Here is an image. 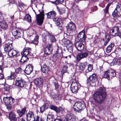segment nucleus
Returning <instances> with one entry per match:
<instances>
[{
    "mask_svg": "<svg viewBox=\"0 0 121 121\" xmlns=\"http://www.w3.org/2000/svg\"><path fill=\"white\" fill-rule=\"evenodd\" d=\"M106 96L105 89L103 87H100L93 95L94 99L97 103H100L105 99Z\"/></svg>",
    "mask_w": 121,
    "mask_h": 121,
    "instance_id": "1",
    "label": "nucleus"
},
{
    "mask_svg": "<svg viewBox=\"0 0 121 121\" xmlns=\"http://www.w3.org/2000/svg\"><path fill=\"white\" fill-rule=\"evenodd\" d=\"M34 11L36 16L37 23L40 26L43 24L44 19V11L43 10L41 11L39 10L37 12L38 14H37L35 10Z\"/></svg>",
    "mask_w": 121,
    "mask_h": 121,
    "instance_id": "2",
    "label": "nucleus"
},
{
    "mask_svg": "<svg viewBox=\"0 0 121 121\" xmlns=\"http://www.w3.org/2000/svg\"><path fill=\"white\" fill-rule=\"evenodd\" d=\"M85 104L83 102H77L73 106V108L76 112H80L83 110V108L85 107Z\"/></svg>",
    "mask_w": 121,
    "mask_h": 121,
    "instance_id": "3",
    "label": "nucleus"
},
{
    "mask_svg": "<svg viewBox=\"0 0 121 121\" xmlns=\"http://www.w3.org/2000/svg\"><path fill=\"white\" fill-rule=\"evenodd\" d=\"M80 86V84L78 82H73L71 85V90L73 93L77 92Z\"/></svg>",
    "mask_w": 121,
    "mask_h": 121,
    "instance_id": "4",
    "label": "nucleus"
},
{
    "mask_svg": "<svg viewBox=\"0 0 121 121\" xmlns=\"http://www.w3.org/2000/svg\"><path fill=\"white\" fill-rule=\"evenodd\" d=\"M5 94H3L1 98H3V101L4 103L6 105L12 104H13L15 101V99L11 97H5Z\"/></svg>",
    "mask_w": 121,
    "mask_h": 121,
    "instance_id": "5",
    "label": "nucleus"
},
{
    "mask_svg": "<svg viewBox=\"0 0 121 121\" xmlns=\"http://www.w3.org/2000/svg\"><path fill=\"white\" fill-rule=\"evenodd\" d=\"M112 15L114 17L121 16V4L118 3L116 8L112 13Z\"/></svg>",
    "mask_w": 121,
    "mask_h": 121,
    "instance_id": "6",
    "label": "nucleus"
},
{
    "mask_svg": "<svg viewBox=\"0 0 121 121\" xmlns=\"http://www.w3.org/2000/svg\"><path fill=\"white\" fill-rule=\"evenodd\" d=\"M96 80V75L93 73L88 78L87 81V84L90 86L94 83Z\"/></svg>",
    "mask_w": 121,
    "mask_h": 121,
    "instance_id": "7",
    "label": "nucleus"
},
{
    "mask_svg": "<svg viewBox=\"0 0 121 121\" xmlns=\"http://www.w3.org/2000/svg\"><path fill=\"white\" fill-rule=\"evenodd\" d=\"M12 33L13 35L16 39H18L21 36L22 33V31L20 29H15L12 30Z\"/></svg>",
    "mask_w": 121,
    "mask_h": 121,
    "instance_id": "8",
    "label": "nucleus"
},
{
    "mask_svg": "<svg viewBox=\"0 0 121 121\" xmlns=\"http://www.w3.org/2000/svg\"><path fill=\"white\" fill-rule=\"evenodd\" d=\"M110 33L112 35L119 36L120 35L121 32H120L119 27L117 26H115L111 29Z\"/></svg>",
    "mask_w": 121,
    "mask_h": 121,
    "instance_id": "9",
    "label": "nucleus"
},
{
    "mask_svg": "<svg viewBox=\"0 0 121 121\" xmlns=\"http://www.w3.org/2000/svg\"><path fill=\"white\" fill-rule=\"evenodd\" d=\"M75 47L79 51H82L84 48V45L82 42L78 41L75 44Z\"/></svg>",
    "mask_w": 121,
    "mask_h": 121,
    "instance_id": "10",
    "label": "nucleus"
},
{
    "mask_svg": "<svg viewBox=\"0 0 121 121\" xmlns=\"http://www.w3.org/2000/svg\"><path fill=\"white\" fill-rule=\"evenodd\" d=\"M31 49L30 48H25L21 52V54L23 55H27L29 57L30 56H31L33 55L32 53L31 52Z\"/></svg>",
    "mask_w": 121,
    "mask_h": 121,
    "instance_id": "11",
    "label": "nucleus"
},
{
    "mask_svg": "<svg viewBox=\"0 0 121 121\" xmlns=\"http://www.w3.org/2000/svg\"><path fill=\"white\" fill-rule=\"evenodd\" d=\"M86 37V35L83 31L81 32L78 34L77 36L78 39L79 40V41L83 43L85 41Z\"/></svg>",
    "mask_w": 121,
    "mask_h": 121,
    "instance_id": "12",
    "label": "nucleus"
},
{
    "mask_svg": "<svg viewBox=\"0 0 121 121\" xmlns=\"http://www.w3.org/2000/svg\"><path fill=\"white\" fill-rule=\"evenodd\" d=\"M41 66L42 72L44 73H47L50 71V69L49 66L45 64L41 63L40 64Z\"/></svg>",
    "mask_w": 121,
    "mask_h": 121,
    "instance_id": "13",
    "label": "nucleus"
},
{
    "mask_svg": "<svg viewBox=\"0 0 121 121\" xmlns=\"http://www.w3.org/2000/svg\"><path fill=\"white\" fill-rule=\"evenodd\" d=\"M34 82L37 87L42 86L43 84V79L42 78H36L34 80Z\"/></svg>",
    "mask_w": 121,
    "mask_h": 121,
    "instance_id": "14",
    "label": "nucleus"
},
{
    "mask_svg": "<svg viewBox=\"0 0 121 121\" xmlns=\"http://www.w3.org/2000/svg\"><path fill=\"white\" fill-rule=\"evenodd\" d=\"M52 44H49L44 49V52L46 55H49L51 53L52 51Z\"/></svg>",
    "mask_w": 121,
    "mask_h": 121,
    "instance_id": "15",
    "label": "nucleus"
},
{
    "mask_svg": "<svg viewBox=\"0 0 121 121\" xmlns=\"http://www.w3.org/2000/svg\"><path fill=\"white\" fill-rule=\"evenodd\" d=\"M50 108L51 109L55 111L57 113H59L60 112H61L63 111L64 110L63 108L61 107L58 108L56 106L54 105H51L50 106Z\"/></svg>",
    "mask_w": 121,
    "mask_h": 121,
    "instance_id": "16",
    "label": "nucleus"
},
{
    "mask_svg": "<svg viewBox=\"0 0 121 121\" xmlns=\"http://www.w3.org/2000/svg\"><path fill=\"white\" fill-rule=\"evenodd\" d=\"M88 55V53L86 52L80 53L78 54L77 56V60H80L82 58H86Z\"/></svg>",
    "mask_w": 121,
    "mask_h": 121,
    "instance_id": "17",
    "label": "nucleus"
},
{
    "mask_svg": "<svg viewBox=\"0 0 121 121\" xmlns=\"http://www.w3.org/2000/svg\"><path fill=\"white\" fill-rule=\"evenodd\" d=\"M33 69V66L30 64H29L26 66L25 70V72L27 74H29L32 71Z\"/></svg>",
    "mask_w": 121,
    "mask_h": 121,
    "instance_id": "18",
    "label": "nucleus"
},
{
    "mask_svg": "<svg viewBox=\"0 0 121 121\" xmlns=\"http://www.w3.org/2000/svg\"><path fill=\"white\" fill-rule=\"evenodd\" d=\"M27 121H34L35 120L34 113L31 111H30L27 114Z\"/></svg>",
    "mask_w": 121,
    "mask_h": 121,
    "instance_id": "19",
    "label": "nucleus"
},
{
    "mask_svg": "<svg viewBox=\"0 0 121 121\" xmlns=\"http://www.w3.org/2000/svg\"><path fill=\"white\" fill-rule=\"evenodd\" d=\"M4 47L5 51L8 52L13 49V47L12 43H9L6 44L4 46Z\"/></svg>",
    "mask_w": 121,
    "mask_h": 121,
    "instance_id": "20",
    "label": "nucleus"
},
{
    "mask_svg": "<svg viewBox=\"0 0 121 121\" xmlns=\"http://www.w3.org/2000/svg\"><path fill=\"white\" fill-rule=\"evenodd\" d=\"M8 52V56L10 57H12L14 56H17L19 54L17 51L13 49Z\"/></svg>",
    "mask_w": 121,
    "mask_h": 121,
    "instance_id": "21",
    "label": "nucleus"
},
{
    "mask_svg": "<svg viewBox=\"0 0 121 121\" xmlns=\"http://www.w3.org/2000/svg\"><path fill=\"white\" fill-rule=\"evenodd\" d=\"M67 29L69 30L72 31H74L76 29V27L75 24L74 23L71 22L68 24Z\"/></svg>",
    "mask_w": 121,
    "mask_h": 121,
    "instance_id": "22",
    "label": "nucleus"
},
{
    "mask_svg": "<svg viewBox=\"0 0 121 121\" xmlns=\"http://www.w3.org/2000/svg\"><path fill=\"white\" fill-rule=\"evenodd\" d=\"M8 24L5 21H0V28L6 30L8 29Z\"/></svg>",
    "mask_w": 121,
    "mask_h": 121,
    "instance_id": "23",
    "label": "nucleus"
},
{
    "mask_svg": "<svg viewBox=\"0 0 121 121\" xmlns=\"http://www.w3.org/2000/svg\"><path fill=\"white\" fill-rule=\"evenodd\" d=\"M114 45L113 43H111L106 48V51L107 53L110 52L113 48Z\"/></svg>",
    "mask_w": 121,
    "mask_h": 121,
    "instance_id": "24",
    "label": "nucleus"
},
{
    "mask_svg": "<svg viewBox=\"0 0 121 121\" xmlns=\"http://www.w3.org/2000/svg\"><path fill=\"white\" fill-rule=\"evenodd\" d=\"M55 54L60 56L61 58L63 57V52L61 48L60 47H58L57 50Z\"/></svg>",
    "mask_w": 121,
    "mask_h": 121,
    "instance_id": "25",
    "label": "nucleus"
},
{
    "mask_svg": "<svg viewBox=\"0 0 121 121\" xmlns=\"http://www.w3.org/2000/svg\"><path fill=\"white\" fill-rule=\"evenodd\" d=\"M9 118L11 121H16L17 120L15 113L12 112H10L9 114Z\"/></svg>",
    "mask_w": 121,
    "mask_h": 121,
    "instance_id": "26",
    "label": "nucleus"
},
{
    "mask_svg": "<svg viewBox=\"0 0 121 121\" xmlns=\"http://www.w3.org/2000/svg\"><path fill=\"white\" fill-rule=\"evenodd\" d=\"M60 56L55 54L53 56L52 61L56 64L59 62Z\"/></svg>",
    "mask_w": 121,
    "mask_h": 121,
    "instance_id": "27",
    "label": "nucleus"
},
{
    "mask_svg": "<svg viewBox=\"0 0 121 121\" xmlns=\"http://www.w3.org/2000/svg\"><path fill=\"white\" fill-rule=\"evenodd\" d=\"M88 66V64L86 62L80 63L79 65V69L82 71H83L86 67Z\"/></svg>",
    "mask_w": 121,
    "mask_h": 121,
    "instance_id": "28",
    "label": "nucleus"
},
{
    "mask_svg": "<svg viewBox=\"0 0 121 121\" xmlns=\"http://www.w3.org/2000/svg\"><path fill=\"white\" fill-rule=\"evenodd\" d=\"M53 21L57 26H60L62 23V20L60 18L58 17L54 18L53 19Z\"/></svg>",
    "mask_w": 121,
    "mask_h": 121,
    "instance_id": "29",
    "label": "nucleus"
},
{
    "mask_svg": "<svg viewBox=\"0 0 121 121\" xmlns=\"http://www.w3.org/2000/svg\"><path fill=\"white\" fill-rule=\"evenodd\" d=\"M56 15V13L54 11H52L49 12L47 14V17L48 18H51L55 17Z\"/></svg>",
    "mask_w": 121,
    "mask_h": 121,
    "instance_id": "30",
    "label": "nucleus"
},
{
    "mask_svg": "<svg viewBox=\"0 0 121 121\" xmlns=\"http://www.w3.org/2000/svg\"><path fill=\"white\" fill-rule=\"evenodd\" d=\"M15 83L16 86L21 87H23L25 84L24 82L22 80H16L15 81Z\"/></svg>",
    "mask_w": 121,
    "mask_h": 121,
    "instance_id": "31",
    "label": "nucleus"
},
{
    "mask_svg": "<svg viewBox=\"0 0 121 121\" xmlns=\"http://www.w3.org/2000/svg\"><path fill=\"white\" fill-rule=\"evenodd\" d=\"M26 110V108H24L22 110H17V112L18 114L19 115L20 117H21L25 113Z\"/></svg>",
    "mask_w": 121,
    "mask_h": 121,
    "instance_id": "32",
    "label": "nucleus"
},
{
    "mask_svg": "<svg viewBox=\"0 0 121 121\" xmlns=\"http://www.w3.org/2000/svg\"><path fill=\"white\" fill-rule=\"evenodd\" d=\"M121 61V60L120 59L117 58H114L113 59L112 62L113 64L114 65H119L120 64Z\"/></svg>",
    "mask_w": 121,
    "mask_h": 121,
    "instance_id": "33",
    "label": "nucleus"
},
{
    "mask_svg": "<svg viewBox=\"0 0 121 121\" xmlns=\"http://www.w3.org/2000/svg\"><path fill=\"white\" fill-rule=\"evenodd\" d=\"M72 45V43H71L66 46V48L68 50L71 54H72L73 52Z\"/></svg>",
    "mask_w": 121,
    "mask_h": 121,
    "instance_id": "34",
    "label": "nucleus"
},
{
    "mask_svg": "<svg viewBox=\"0 0 121 121\" xmlns=\"http://www.w3.org/2000/svg\"><path fill=\"white\" fill-rule=\"evenodd\" d=\"M110 77L109 73L108 70L105 71L103 75V78H107L108 80H109L110 79Z\"/></svg>",
    "mask_w": 121,
    "mask_h": 121,
    "instance_id": "35",
    "label": "nucleus"
},
{
    "mask_svg": "<svg viewBox=\"0 0 121 121\" xmlns=\"http://www.w3.org/2000/svg\"><path fill=\"white\" fill-rule=\"evenodd\" d=\"M98 41V38L97 36L95 35L93 36L92 38L91 39V42L94 44L96 43Z\"/></svg>",
    "mask_w": 121,
    "mask_h": 121,
    "instance_id": "36",
    "label": "nucleus"
},
{
    "mask_svg": "<svg viewBox=\"0 0 121 121\" xmlns=\"http://www.w3.org/2000/svg\"><path fill=\"white\" fill-rule=\"evenodd\" d=\"M54 117V116L52 114H48L47 116V121H54L53 119Z\"/></svg>",
    "mask_w": 121,
    "mask_h": 121,
    "instance_id": "37",
    "label": "nucleus"
},
{
    "mask_svg": "<svg viewBox=\"0 0 121 121\" xmlns=\"http://www.w3.org/2000/svg\"><path fill=\"white\" fill-rule=\"evenodd\" d=\"M56 36V35H54L50 34H49L48 36L51 42H54L56 40L55 38Z\"/></svg>",
    "mask_w": 121,
    "mask_h": 121,
    "instance_id": "38",
    "label": "nucleus"
},
{
    "mask_svg": "<svg viewBox=\"0 0 121 121\" xmlns=\"http://www.w3.org/2000/svg\"><path fill=\"white\" fill-rule=\"evenodd\" d=\"M108 71L109 74H110V76L114 77L116 76V73L114 70L110 69Z\"/></svg>",
    "mask_w": 121,
    "mask_h": 121,
    "instance_id": "39",
    "label": "nucleus"
},
{
    "mask_svg": "<svg viewBox=\"0 0 121 121\" xmlns=\"http://www.w3.org/2000/svg\"><path fill=\"white\" fill-rule=\"evenodd\" d=\"M28 58L26 56L23 55L21 59L20 60V63L25 62L28 60Z\"/></svg>",
    "mask_w": 121,
    "mask_h": 121,
    "instance_id": "40",
    "label": "nucleus"
},
{
    "mask_svg": "<svg viewBox=\"0 0 121 121\" xmlns=\"http://www.w3.org/2000/svg\"><path fill=\"white\" fill-rule=\"evenodd\" d=\"M24 19L27 21L29 22H31V20L30 16L29 14H27L25 15Z\"/></svg>",
    "mask_w": 121,
    "mask_h": 121,
    "instance_id": "41",
    "label": "nucleus"
},
{
    "mask_svg": "<svg viewBox=\"0 0 121 121\" xmlns=\"http://www.w3.org/2000/svg\"><path fill=\"white\" fill-rule=\"evenodd\" d=\"M39 39V36H35L34 40L31 41V43L35 44L37 45L39 42L38 39Z\"/></svg>",
    "mask_w": 121,
    "mask_h": 121,
    "instance_id": "42",
    "label": "nucleus"
},
{
    "mask_svg": "<svg viewBox=\"0 0 121 121\" xmlns=\"http://www.w3.org/2000/svg\"><path fill=\"white\" fill-rule=\"evenodd\" d=\"M15 73L13 72H11V73L10 76H9L7 78V79L12 80L15 77Z\"/></svg>",
    "mask_w": 121,
    "mask_h": 121,
    "instance_id": "43",
    "label": "nucleus"
},
{
    "mask_svg": "<svg viewBox=\"0 0 121 121\" xmlns=\"http://www.w3.org/2000/svg\"><path fill=\"white\" fill-rule=\"evenodd\" d=\"M58 10L59 13L60 14H61L65 13V9L64 8H58Z\"/></svg>",
    "mask_w": 121,
    "mask_h": 121,
    "instance_id": "44",
    "label": "nucleus"
},
{
    "mask_svg": "<svg viewBox=\"0 0 121 121\" xmlns=\"http://www.w3.org/2000/svg\"><path fill=\"white\" fill-rule=\"evenodd\" d=\"M62 41L66 46L68 45L70 43H72L70 42L69 40L65 39H63L62 40Z\"/></svg>",
    "mask_w": 121,
    "mask_h": 121,
    "instance_id": "45",
    "label": "nucleus"
},
{
    "mask_svg": "<svg viewBox=\"0 0 121 121\" xmlns=\"http://www.w3.org/2000/svg\"><path fill=\"white\" fill-rule=\"evenodd\" d=\"M93 69V67L92 65H89L88 68L86 71V73L89 72L91 71Z\"/></svg>",
    "mask_w": 121,
    "mask_h": 121,
    "instance_id": "46",
    "label": "nucleus"
},
{
    "mask_svg": "<svg viewBox=\"0 0 121 121\" xmlns=\"http://www.w3.org/2000/svg\"><path fill=\"white\" fill-rule=\"evenodd\" d=\"M63 69L62 70V72L64 73L67 72V71L68 67L66 65H64L63 67Z\"/></svg>",
    "mask_w": 121,
    "mask_h": 121,
    "instance_id": "47",
    "label": "nucleus"
},
{
    "mask_svg": "<svg viewBox=\"0 0 121 121\" xmlns=\"http://www.w3.org/2000/svg\"><path fill=\"white\" fill-rule=\"evenodd\" d=\"M40 112L41 113H42L44 111L45 108H47V107H46L45 105L44 104L41 107H40Z\"/></svg>",
    "mask_w": 121,
    "mask_h": 121,
    "instance_id": "48",
    "label": "nucleus"
},
{
    "mask_svg": "<svg viewBox=\"0 0 121 121\" xmlns=\"http://www.w3.org/2000/svg\"><path fill=\"white\" fill-rule=\"evenodd\" d=\"M110 39V35L108 34H106L105 36V40H107V41H109Z\"/></svg>",
    "mask_w": 121,
    "mask_h": 121,
    "instance_id": "49",
    "label": "nucleus"
},
{
    "mask_svg": "<svg viewBox=\"0 0 121 121\" xmlns=\"http://www.w3.org/2000/svg\"><path fill=\"white\" fill-rule=\"evenodd\" d=\"M70 118L71 119L72 121H76V118L75 115H73Z\"/></svg>",
    "mask_w": 121,
    "mask_h": 121,
    "instance_id": "50",
    "label": "nucleus"
},
{
    "mask_svg": "<svg viewBox=\"0 0 121 121\" xmlns=\"http://www.w3.org/2000/svg\"><path fill=\"white\" fill-rule=\"evenodd\" d=\"M62 95L60 94H57V96L56 98L58 100H60L62 99Z\"/></svg>",
    "mask_w": 121,
    "mask_h": 121,
    "instance_id": "51",
    "label": "nucleus"
},
{
    "mask_svg": "<svg viewBox=\"0 0 121 121\" xmlns=\"http://www.w3.org/2000/svg\"><path fill=\"white\" fill-rule=\"evenodd\" d=\"M21 68H19L15 70V72L17 73H21Z\"/></svg>",
    "mask_w": 121,
    "mask_h": 121,
    "instance_id": "52",
    "label": "nucleus"
},
{
    "mask_svg": "<svg viewBox=\"0 0 121 121\" xmlns=\"http://www.w3.org/2000/svg\"><path fill=\"white\" fill-rule=\"evenodd\" d=\"M108 9L109 8L106 7L104 10V12L106 14H108Z\"/></svg>",
    "mask_w": 121,
    "mask_h": 121,
    "instance_id": "53",
    "label": "nucleus"
},
{
    "mask_svg": "<svg viewBox=\"0 0 121 121\" xmlns=\"http://www.w3.org/2000/svg\"><path fill=\"white\" fill-rule=\"evenodd\" d=\"M4 89L6 91H9L10 90L9 86L7 85H5L4 86Z\"/></svg>",
    "mask_w": 121,
    "mask_h": 121,
    "instance_id": "54",
    "label": "nucleus"
},
{
    "mask_svg": "<svg viewBox=\"0 0 121 121\" xmlns=\"http://www.w3.org/2000/svg\"><path fill=\"white\" fill-rule=\"evenodd\" d=\"M54 86L55 87V89L56 90L58 89L59 87V85L57 82H56L55 83Z\"/></svg>",
    "mask_w": 121,
    "mask_h": 121,
    "instance_id": "55",
    "label": "nucleus"
},
{
    "mask_svg": "<svg viewBox=\"0 0 121 121\" xmlns=\"http://www.w3.org/2000/svg\"><path fill=\"white\" fill-rule=\"evenodd\" d=\"M11 104H9L8 105V106H7V108L8 110L11 109L12 108V106L11 105Z\"/></svg>",
    "mask_w": 121,
    "mask_h": 121,
    "instance_id": "56",
    "label": "nucleus"
},
{
    "mask_svg": "<svg viewBox=\"0 0 121 121\" xmlns=\"http://www.w3.org/2000/svg\"><path fill=\"white\" fill-rule=\"evenodd\" d=\"M57 94H55L54 95H51V97L52 98H53V99L56 98Z\"/></svg>",
    "mask_w": 121,
    "mask_h": 121,
    "instance_id": "57",
    "label": "nucleus"
},
{
    "mask_svg": "<svg viewBox=\"0 0 121 121\" xmlns=\"http://www.w3.org/2000/svg\"><path fill=\"white\" fill-rule=\"evenodd\" d=\"M57 1L59 4H62L63 3L64 0H57Z\"/></svg>",
    "mask_w": 121,
    "mask_h": 121,
    "instance_id": "58",
    "label": "nucleus"
},
{
    "mask_svg": "<svg viewBox=\"0 0 121 121\" xmlns=\"http://www.w3.org/2000/svg\"><path fill=\"white\" fill-rule=\"evenodd\" d=\"M65 99L66 100H67L68 101L70 102L71 103H72V102H73V100H71V99H67L66 97Z\"/></svg>",
    "mask_w": 121,
    "mask_h": 121,
    "instance_id": "59",
    "label": "nucleus"
},
{
    "mask_svg": "<svg viewBox=\"0 0 121 121\" xmlns=\"http://www.w3.org/2000/svg\"><path fill=\"white\" fill-rule=\"evenodd\" d=\"M9 1L10 3H13V4H15L16 2L15 0H8Z\"/></svg>",
    "mask_w": 121,
    "mask_h": 121,
    "instance_id": "60",
    "label": "nucleus"
},
{
    "mask_svg": "<svg viewBox=\"0 0 121 121\" xmlns=\"http://www.w3.org/2000/svg\"><path fill=\"white\" fill-rule=\"evenodd\" d=\"M4 78V76L2 74L0 73V80Z\"/></svg>",
    "mask_w": 121,
    "mask_h": 121,
    "instance_id": "61",
    "label": "nucleus"
},
{
    "mask_svg": "<svg viewBox=\"0 0 121 121\" xmlns=\"http://www.w3.org/2000/svg\"><path fill=\"white\" fill-rule=\"evenodd\" d=\"M54 121H62V120L60 118H56L54 120Z\"/></svg>",
    "mask_w": 121,
    "mask_h": 121,
    "instance_id": "62",
    "label": "nucleus"
},
{
    "mask_svg": "<svg viewBox=\"0 0 121 121\" xmlns=\"http://www.w3.org/2000/svg\"><path fill=\"white\" fill-rule=\"evenodd\" d=\"M112 2H109L108 4H107V7L109 8V7L110 6V5L112 4Z\"/></svg>",
    "mask_w": 121,
    "mask_h": 121,
    "instance_id": "63",
    "label": "nucleus"
},
{
    "mask_svg": "<svg viewBox=\"0 0 121 121\" xmlns=\"http://www.w3.org/2000/svg\"><path fill=\"white\" fill-rule=\"evenodd\" d=\"M39 117L38 116H37L36 117V120L35 121H39Z\"/></svg>",
    "mask_w": 121,
    "mask_h": 121,
    "instance_id": "64",
    "label": "nucleus"
}]
</instances>
